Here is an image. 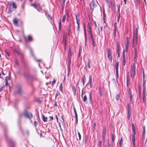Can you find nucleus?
<instances>
[{
	"label": "nucleus",
	"mask_w": 147,
	"mask_h": 147,
	"mask_svg": "<svg viewBox=\"0 0 147 147\" xmlns=\"http://www.w3.org/2000/svg\"><path fill=\"white\" fill-rule=\"evenodd\" d=\"M125 50L124 49L123 51V58H125Z\"/></svg>",
	"instance_id": "nucleus-48"
},
{
	"label": "nucleus",
	"mask_w": 147,
	"mask_h": 147,
	"mask_svg": "<svg viewBox=\"0 0 147 147\" xmlns=\"http://www.w3.org/2000/svg\"><path fill=\"white\" fill-rule=\"evenodd\" d=\"M62 89H63V86H62V83H61L60 84L59 90L61 91V92L62 93L63 92Z\"/></svg>",
	"instance_id": "nucleus-28"
},
{
	"label": "nucleus",
	"mask_w": 147,
	"mask_h": 147,
	"mask_svg": "<svg viewBox=\"0 0 147 147\" xmlns=\"http://www.w3.org/2000/svg\"><path fill=\"white\" fill-rule=\"evenodd\" d=\"M137 36L136 35L135 38V45H137Z\"/></svg>",
	"instance_id": "nucleus-39"
},
{
	"label": "nucleus",
	"mask_w": 147,
	"mask_h": 147,
	"mask_svg": "<svg viewBox=\"0 0 147 147\" xmlns=\"http://www.w3.org/2000/svg\"><path fill=\"white\" fill-rule=\"evenodd\" d=\"M56 82V80H54L52 82V87H53V85L55 84Z\"/></svg>",
	"instance_id": "nucleus-51"
},
{
	"label": "nucleus",
	"mask_w": 147,
	"mask_h": 147,
	"mask_svg": "<svg viewBox=\"0 0 147 147\" xmlns=\"http://www.w3.org/2000/svg\"><path fill=\"white\" fill-rule=\"evenodd\" d=\"M10 79V78L9 76H7L6 77L5 79V81H7L8 80H9Z\"/></svg>",
	"instance_id": "nucleus-53"
},
{
	"label": "nucleus",
	"mask_w": 147,
	"mask_h": 147,
	"mask_svg": "<svg viewBox=\"0 0 147 147\" xmlns=\"http://www.w3.org/2000/svg\"><path fill=\"white\" fill-rule=\"evenodd\" d=\"M14 142L12 140H10L9 142V147H13Z\"/></svg>",
	"instance_id": "nucleus-12"
},
{
	"label": "nucleus",
	"mask_w": 147,
	"mask_h": 147,
	"mask_svg": "<svg viewBox=\"0 0 147 147\" xmlns=\"http://www.w3.org/2000/svg\"><path fill=\"white\" fill-rule=\"evenodd\" d=\"M34 124L35 126H36L37 125V124H38V123L36 121H35L34 122Z\"/></svg>",
	"instance_id": "nucleus-56"
},
{
	"label": "nucleus",
	"mask_w": 147,
	"mask_h": 147,
	"mask_svg": "<svg viewBox=\"0 0 147 147\" xmlns=\"http://www.w3.org/2000/svg\"><path fill=\"white\" fill-rule=\"evenodd\" d=\"M61 20H60V22L59 23V30H60L61 29Z\"/></svg>",
	"instance_id": "nucleus-34"
},
{
	"label": "nucleus",
	"mask_w": 147,
	"mask_h": 147,
	"mask_svg": "<svg viewBox=\"0 0 147 147\" xmlns=\"http://www.w3.org/2000/svg\"><path fill=\"white\" fill-rule=\"evenodd\" d=\"M24 115L25 117H28L30 120H31V118H32L33 117L31 113H28L26 111L24 112Z\"/></svg>",
	"instance_id": "nucleus-6"
},
{
	"label": "nucleus",
	"mask_w": 147,
	"mask_h": 147,
	"mask_svg": "<svg viewBox=\"0 0 147 147\" xmlns=\"http://www.w3.org/2000/svg\"><path fill=\"white\" fill-rule=\"evenodd\" d=\"M24 76L27 79L31 80L32 78V76L29 74L27 73H24Z\"/></svg>",
	"instance_id": "nucleus-7"
},
{
	"label": "nucleus",
	"mask_w": 147,
	"mask_h": 147,
	"mask_svg": "<svg viewBox=\"0 0 147 147\" xmlns=\"http://www.w3.org/2000/svg\"><path fill=\"white\" fill-rule=\"evenodd\" d=\"M90 37L91 40L92 41H94V38L92 36V33L91 34V35H90Z\"/></svg>",
	"instance_id": "nucleus-45"
},
{
	"label": "nucleus",
	"mask_w": 147,
	"mask_h": 147,
	"mask_svg": "<svg viewBox=\"0 0 147 147\" xmlns=\"http://www.w3.org/2000/svg\"><path fill=\"white\" fill-rule=\"evenodd\" d=\"M12 6L14 8H16L17 7L16 5L14 3H13L12 4Z\"/></svg>",
	"instance_id": "nucleus-43"
},
{
	"label": "nucleus",
	"mask_w": 147,
	"mask_h": 147,
	"mask_svg": "<svg viewBox=\"0 0 147 147\" xmlns=\"http://www.w3.org/2000/svg\"><path fill=\"white\" fill-rule=\"evenodd\" d=\"M35 9L39 12L42 9L41 7L38 4H37V5Z\"/></svg>",
	"instance_id": "nucleus-10"
},
{
	"label": "nucleus",
	"mask_w": 147,
	"mask_h": 147,
	"mask_svg": "<svg viewBox=\"0 0 147 147\" xmlns=\"http://www.w3.org/2000/svg\"><path fill=\"white\" fill-rule=\"evenodd\" d=\"M72 89L74 92V96L76 95V90L75 87H72Z\"/></svg>",
	"instance_id": "nucleus-24"
},
{
	"label": "nucleus",
	"mask_w": 147,
	"mask_h": 147,
	"mask_svg": "<svg viewBox=\"0 0 147 147\" xmlns=\"http://www.w3.org/2000/svg\"><path fill=\"white\" fill-rule=\"evenodd\" d=\"M13 22L14 24L16 26H17L18 25V20L16 18L14 19L13 20Z\"/></svg>",
	"instance_id": "nucleus-16"
},
{
	"label": "nucleus",
	"mask_w": 147,
	"mask_h": 147,
	"mask_svg": "<svg viewBox=\"0 0 147 147\" xmlns=\"http://www.w3.org/2000/svg\"><path fill=\"white\" fill-rule=\"evenodd\" d=\"M123 142V138H121L120 140V142H119V144L120 146L121 147L122 145V143Z\"/></svg>",
	"instance_id": "nucleus-38"
},
{
	"label": "nucleus",
	"mask_w": 147,
	"mask_h": 147,
	"mask_svg": "<svg viewBox=\"0 0 147 147\" xmlns=\"http://www.w3.org/2000/svg\"><path fill=\"white\" fill-rule=\"evenodd\" d=\"M77 23L78 24V26L77 30H78V31H79L80 28V22Z\"/></svg>",
	"instance_id": "nucleus-50"
},
{
	"label": "nucleus",
	"mask_w": 147,
	"mask_h": 147,
	"mask_svg": "<svg viewBox=\"0 0 147 147\" xmlns=\"http://www.w3.org/2000/svg\"><path fill=\"white\" fill-rule=\"evenodd\" d=\"M118 66H119V62H117L116 63V75L117 76L116 79L118 78Z\"/></svg>",
	"instance_id": "nucleus-9"
},
{
	"label": "nucleus",
	"mask_w": 147,
	"mask_h": 147,
	"mask_svg": "<svg viewBox=\"0 0 147 147\" xmlns=\"http://www.w3.org/2000/svg\"><path fill=\"white\" fill-rule=\"evenodd\" d=\"M84 35L85 38V40H86V30L85 29V26H84Z\"/></svg>",
	"instance_id": "nucleus-40"
},
{
	"label": "nucleus",
	"mask_w": 147,
	"mask_h": 147,
	"mask_svg": "<svg viewBox=\"0 0 147 147\" xmlns=\"http://www.w3.org/2000/svg\"><path fill=\"white\" fill-rule=\"evenodd\" d=\"M112 142H113L115 138V136L114 134H112Z\"/></svg>",
	"instance_id": "nucleus-26"
},
{
	"label": "nucleus",
	"mask_w": 147,
	"mask_h": 147,
	"mask_svg": "<svg viewBox=\"0 0 147 147\" xmlns=\"http://www.w3.org/2000/svg\"><path fill=\"white\" fill-rule=\"evenodd\" d=\"M88 30H90V29H91V26H90L89 24H88Z\"/></svg>",
	"instance_id": "nucleus-62"
},
{
	"label": "nucleus",
	"mask_w": 147,
	"mask_h": 147,
	"mask_svg": "<svg viewBox=\"0 0 147 147\" xmlns=\"http://www.w3.org/2000/svg\"><path fill=\"white\" fill-rule=\"evenodd\" d=\"M128 113L127 115V118L129 120L130 119L131 113L130 111L131 107L129 106V104H128Z\"/></svg>",
	"instance_id": "nucleus-8"
},
{
	"label": "nucleus",
	"mask_w": 147,
	"mask_h": 147,
	"mask_svg": "<svg viewBox=\"0 0 147 147\" xmlns=\"http://www.w3.org/2000/svg\"><path fill=\"white\" fill-rule=\"evenodd\" d=\"M38 78L36 76H32V78L31 80L34 81L35 80H37Z\"/></svg>",
	"instance_id": "nucleus-27"
},
{
	"label": "nucleus",
	"mask_w": 147,
	"mask_h": 147,
	"mask_svg": "<svg viewBox=\"0 0 147 147\" xmlns=\"http://www.w3.org/2000/svg\"><path fill=\"white\" fill-rule=\"evenodd\" d=\"M68 67L69 68H70L71 63V60L70 58H68Z\"/></svg>",
	"instance_id": "nucleus-32"
},
{
	"label": "nucleus",
	"mask_w": 147,
	"mask_h": 147,
	"mask_svg": "<svg viewBox=\"0 0 147 147\" xmlns=\"http://www.w3.org/2000/svg\"><path fill=\"white\" fill-rule=\"evenodd\" d=\"M112 82H115V78L112 79Z\"/></svg>",
	"instance_id": "nucleus-64"
},
{
	"label": "nucleus",
	"mask_w": 147,
	"mask_h": 147,
	"mask_svg": "<svg viewBox=\"0 0 147 147\" xmlns=\"http://www.w3.org/2000/svg\"><path fill=\"white\" fill-rule=\"evenodd\" d=\"M129 41L127 39V40L126 44V46H125V48H128L129 45Z\"/></svg>",
	"instance_id": "nucleus-33"
},
{
	"label": "nucleus",
	"mask_w": 147,
	"mask_h": 147,
	"mask_svg": "<svg viewBox=\"0 0 147 147\" xmlns=\"http://www.w3.org/2000/svg\"><path fill=\"white\" fill-rule=\"evenodd\" d=\"M107 146H109L110 147V146H111L110 144L109 143V141H108L107 142Z\"/></svg>",
	"instance_id": "nucleus-63"
},
{
	"label": "nucleus",
	"mask_w": 147,
	"mask_h": 147,
	"mask_svg": "<svg viewBox=\"0 0 147 147\" xmlns=\"http://www.w3.org/2000/svg\"><path fill=\"white\" fill-rule=\"evenodd\" d=\"M70 27H69L68 28V35L69 36V35H70Z\"/></svg>",
	"instance_id": "nucleus-52"
},
{
	"label": "nucleus",
	"mask_w": 147,
	"mask_h": 147,
	"mask_svg": "<svg viewBox=\"0 0 147 147\" xmlns=\"http://www.w3.org/2000/svg\"><path fill=\"white\" fill-rule=\"evenodd\" d=\"M22 88L20 87H18L17 89V93L19 94H20L22 93Z\"/></svg>",
	"instance_id": "nucleus-15"
},
{
	"label": "nucleus",
	"mask_w": 147,
	"mask_h": 147,
	"mask_svg": "<svg viewBox=\"0 0 147 147\" xmlns=\"http://www.w3.org/2000/svg\"><path fill=\"white\" fill-rule=\"evenodd\" d=\"M101 144H102V142L101 141H99V147H101Z\"/></svg>",
	"instance_id": "nucleus-58"
},
{
	"label": "nucleus",
	"mask_w": 147,
	"mask_h": 147,
	"mask_svg": "<svg viewBox=\"0 0 147 147\" xmlns=\"http://www.w3.org/2000/svg\"><path fill=\"white\" fill-rule=\"evenodd\" d=\"M86 80V78L85 77V75H84L83 77L82 78V81L83 83V85H84V83L85 81Z\"/></svg>",
	"instance_id": "nucleus-19"
},
{
	"label": "nucleus",
	"mask_w": 147,
	"mask_h": 147,
	"mask_svg": "<svg viewBox=\"0 0 147 147\" xmlns=\"http://www.w3.org/2000/svg\"><path fill=\"white\" fill-rule=\"evenodd\" d=\"M5 53H6L8 56H10L9 53L8 51H7V50H6L5 51Z\"/></svg>",
	"instance_id": "nucleus-59"
},
{
	"label": "nucleus",
	"mask_w": 147,
	"mask_h": 147,
	"mask_svg": "<svg viewBox=\"0 0 147 147\" xmlns=\"http://www.w3.org/2000/svg\"><path fill=\"white\" fill-rule=\"evenodd\" d=\"M90 6L91 9L93 11L94 8L96 7L95 2L94 0H92L90 3Z\"/></svg>",
	"instance_id": "nucleus-4"
},
{
	"label": "nucleus",
	"mask_w": 147,
	"mask_h": 147,
	"mask_svg": "<svg viewBox=\"0 0 147 147\" xmlns=\"http://www.w3.org/2000/svg\"><path fill=\"white\" fill-rule=\"evenodd\" d=\"M132 129L133 134L132 135V143L135 142V135L136 134V131L134 124H132Z\"/></svg>",
	"instance_id": "nucleus-1"
},
{
	"label": "nucleus",
	"mask_w": 147,
	"mask_h": 147,
	"mask_svg": "<svg viewBox=\"0 0 147 147\" xmlns=\"http://www.w3.org/2000/svg\"><path fill=\"white\" fill-rule=\"evenodd\" d=\"M107 57L111 61H112V53L111 50L110 49H107Z\"/></svg>",
	"instance_id": "nucleus-2"
},
{
	"label": "nucleus",
	"mask_w": 147,
	"mask_h": 147,
	"mask_svg": "<svg viewBox=\"0 0 147 147\" xmlns=\"http://www.w3.org/2000/svg\"><path fill=\"white\" fill-rule=\"evenodd\" d=\"M83 95V91H82V98ZM82 98L84 102H85L87 100V97L86 95H85L84 97Z\"/></svg>",
	"instance_id": "nucleus-17"
},
{
	"label": "nucleus",
	"mask_w": 147,
	"mask_h": 147,
	"mask_svg": "<svg viewBox=\"0 0 147 147\" xmlns=\"http://www.w3.org/2000/svg\"><path fill=\"white\" fill-rule=\"evenodd\" d=\"M69 13H67V21L68 22H69Z\"/></svg>",
	"instance_id": "nucleus-54"
},
{
	"label": "nucleus",
	"mask_w": 147,
	"mask_h": 147,
	"mask_svg": "<svg viewBox=\"0 0 147 147\" xmlns=\"http://www.w3.org/2000/svg\"><path fill=\"white\" fill-rule=\"evenodd\" d=\"M143 136L145 134V127H144L143 128Z\"/></svg>",
	"instance_id": "nucleus-61"
},
{
	"label": "nucleus",
	"mask_w": 147,
	"mask_h": 147,
	"mask_svg": "<svg viewBox=\"0 0 147 147\" xmlns=\"http://www.w3.org/2000/svg\"><path fill=\"white\" fill-rule=\"evenodd\" d=\"M88 67L89 69H90V60L88 59Z\"/></svg>",
	"instance_id": "nucleus-57"
},
{
	"label": "nucleus",
	"mask_w": 147,
	"mask_h": 147,
	"mask_svg": "<svg viewBox=\"0 0 147 147\" xmlns=\"http://www.w3.org/2000/svg\"><path fill=\"white\" fill-rule=\"evenodd\" d=\"M14 52L16 53L18 55H21L22 57H23V55L22 54L20 53V52L16 49H14Z\"/></svg>",
	"instance_id": "nucleus-13"
},
{
	"label": "nucleus",
	"mask_w": 147,
	"mask_h": 147,
	"mask_svg": "<svg viewBox=\"0 0 147 147\" xmlns=\"http://www.w3.org/2000/svg\"><path fill=\"white\" fill-rule=\"evenodd\" d=\"M78 137H79V140H80L81 139V134H80V133L79 132H78Z\"/></svg>",
	"instance_id": "nucleus-46"
},
{
	"label": "nucleus",
	"mask_w": 147,
	"mask_h": 147,
	"mask_svg": "<svg viewBox=\"0 0 147 147\" xmlns=\"http://www.w3.org/2000/svg\"><path fill=\"white\" fill-rule=\"evenodd\" d=\"M89 82L90 84V87L91 88L92 87V77L91 75L89 76Z\"/></svg>",
	"instance_id": "nucleus-14"
},
{
	"label": "nucleus",
	"mask_w": 147,
	"mask_h": 147,
	"mask_svg": "<svg viewBox=\"0 0 147 147\" xmlns=\"http://www.w3.org/2000/svg\"><path fill=\"white\" fill-rule=\"evenodd\" d=\"M137 49H136V48H135L134 58V59L136 58V57H137Z\"/></svg>",
	"instance_id": "nucleus-29"
},
{
	"label": "nucleus",
	"mask_w": 147,
	"mask_h": 147,
	"mask_svg": "<svg viewBox=\"0 0 147 147\" xmlns=\"http://www.w3.org/2000/svg\"><path fill=\"white\" fill-rule=\"evenodd\" d=\"M24 115L25 117H28L30 120H31V118H32L33 117L31 113H28L26 111L24 112Z\"/></svg>",
	"instance_id": "nucleus-5"
},
{
	"label": "nucleus",
	"mask_w": 147,
	"mask_h": 147,
	"mask_svg": "<svg viewBox=\"0 0 147 147\" xmlns=\"http://www.w3.org/2000/svg\"><path fill=\"white\" fill-rule=\"evenodd\" d=\"M71 56V48L69 47V53L68 55V58H70Z\"/></svg>",
	"instance_id": "nucleus-20"
},
{
	"label": "nucleus",
	"mask_w": 147,
	"mask_h": 147,
	"mask_svg": "<svg viewBox=\"0 0 147 147\" xmlns=\"http://www.w3.org/2000/svg\"><path fill=\"white\" fill-rule=\"evenodd\" d=\"M114 36H115L116 35V23L114 24Z\"/></svg>",
	"instance_id": "nucleus-18"
},
{
	"label": "nucleus",
	"mask_w": 147,
	"mask_h": 147,
	"mask_svg": "<svg viewBox=\"0 0 147 147\" xmlns=\"http://www.w3.org/2000/svg\"><path fill=\"white\" fill-rule=\"evenodd\" d=\"M99 91L100 95L101 96H102L103 95V94L102 92L100 87L99 88Z\"/></svg>",
	"instance_id": "nucleus-31"
},
{
	"label": "nucleus",
	"mask_w": 147,
	"mask_h": 147,
	"mask_svg": "<svg viewBox=\"0 0 147 147\" xmlns=\"http://www.w3.org/2000/svg\"><path fill=\"white\" fill-rule=\"evenodd\" d=\"M129 96H130V100H131L132 96V95H131V90L130 89H129Z\"/></svg>",
	"instance_id": "nucleus-23"
},
{
	"label": "nucleus",
	"mask_w": 147,
	"mask_h": 147,
	"mask_svg": "<svg viewBox=\"0 0 147 147\" xmlns=\"http://www.w3.org/2000/svg\"><path fill=\"white\" fill-rule=\"evenodd\" d=\"M30 5L33 7L34 8H36V6L37 5V4H36V3L33 4V3H32Z\"/></svg>",
	"instance_id": "nucleus-42"
},
{
	"label": "nucleus",
	"mask_w": 147,
	"mask_h": 147,
	"mask_svg": "<svg viewBox=\"0 0 147 147\" xmlns=\"http://www.w3.org/2000/svg\"><path fill=\"white\" fill-rule=\"evenodd\" d=\"M42 120L44 122H46L47 121V118L45 117L43 115H42Z\"/></svg>",
	"instance_id": "nucleus-21"
},
{
	"label": "nucleus",
	"mask_w": 147,
	"mask_h": 147,
	"mask_svg": "<svg viewBox=\"0 0 147 147\" xmlns=\"http://www.w3.org/2000/svg\"><path fill=\"white\" fill-rule=\"evenodd\" d=\"M117 53L118 57H120V51L119 49L117 50Z\"/></svg>",
	"instance_id": "nucleus-47"
},
{
	"label": "nucleus",
	"mask_w": 147,
	"mask_h": 147,
	"mask_svg": "<svg viewBox=\"0 0 147 147\" xmlns=\"http://www.w3.org/2000/svg\"><path fill=\"white\" fill-rule=\"evenodd\" d=\"M45 14L46 15H47V17L48 19H49L51 20L52 19V17L49 14H47L46 13H45Z\"/></svg>",
	"instance_id": "nucleus-25"
},
{
	"label": "nucleus",
	"mask_w": 147,
	"mask_h": 147,
	"mask_svg": "<svg viewBox=\"0 0 147 147\" xmlns=\"http://www.w3.org/2000/svg\"><path fill=\"white\" fill-rule=\"evenodd\" d=\"M132 43H133V44H132V47H134V45H135V36H134V35L133 39L132 40Z\"/></svg>",
	"instance_id": "nucleus-30"
},
{
	"label": "nucleus",
	"mask_w": 147,
	"mask_h": 147,
	"mask_svg": "<svg viewBox=\"0 0 147 147\" xmlns=\"http://www.w3.org/2000/svg\"><path fill=\"white\" fill-rule=\"evenodd\" d=\"M29 50H30V54H31V55L32 56H33V51L32 50V49L30 47L29 48Z\"/></svg>",
	"instance_id": "nucleus-41"
},
{
	"label": "nucleus",
	"mask_w": 147,
	"mask_h": 147,
	"mask_svg": "<svg viewBox=\"0 0 147 147\" xmlns=\"http://www.w3.org/2000/svg\"><path fill=\"white\" fill-rule=\"evenodd\" d=\"M28 40L29 41H31L32 40V38L31 36L29 35L28 36Z\"/></svg>",
	"instance_id": "nucleus-44"
},
{
	"label": "nucleus",
	"mask_w": 147,
	"mask_h": 147,
	"mask_svg": "<svg viewBox=\"0 0 147 147\" xmlns=\"http://www.w3.org/2000/svg\"><path fill=\"white\" fill-rule=\"evenodd\" d=\"M76 22H77V23L80 22V19H79L78 18V15H77V14H76Z\"/></svg>",
	"instance_id": "nucleus-37"
},
{
	"label": "nucleus",
	"mask_w": 147,
	"mask_h": 147,
	"mask_svg": "<svg viewBox=\"0 0 147 147\" xmlns=\"http://www.w3.org/2000/svg\"><path fill=\"white\" fill-rule=\"evenodd\" d=\"M106 133V129H103L102 137V139L104 140V141L105 140V139Z\"/></svg>",
	"instance_id": "nucleus-11"
},
{
	"label": "nucleus",
	"mask_w": 147,
	"mask_h": 147,
	"mask_svg": "<svg viewBox=\"0 0 147 147\" xmlns=\"http://www.w3.org/2000/svg\"><path fill=\"white\" fill-rule=\"evenodd\" d=\"M66 18V16L65 15L63 17L62 19V22H65Z\"/></svg>",
	"instance_id": "nucleus-36"
},
{
	"label": "nucleus",
	"mask_w": 147,
	"mask_h": 147,
	"mask_svg": "<svg viewBox=\"0 0 147 147\" xmlns=\"http://www.w3.org/2000/svg\"><path fill=\"white\" fill-rule=\"evenodd\" d=\"M123 65H124L125 64V58H123Z\"/></svg>",
	"instance_id": "nucleus-49"
},
{
	"label": "nucleus",
	"mask_w": 147,
	"mask_h": 147,
	"mask_svg": "<svg viewBox=\"0 0 147 147\" xmlns=\"http://www.w3.org/2000/svg\"><path fill=\"white\" fill-rule=\"evenodd\" d=\"M88 137L87 135H85V136L84 143L86 144H87V141L88 140Z\"/></svg>",
	"instance_id": "nucleus-22"
},
{
	"label": "nucleus",
	"mask_w": 147,
	"mask_h": 147,
	"mask_svg": "<svg viewBox=\"0 0 147 147\" xmlns=\"http://www.w3.org/2000/svg\"><path fill=\"white\" fill-rule=\"evenodd\" d=\"M92 45L93 47H94L95 46L94 41H92Z\"/></svg>",
	"instance_id": "nucleus-60"
},
{
	"label": "nucleus",
	"mask_w": 147,
	"mask_h": 147,
	"mask_svg": "<svg viewBox=\"0 0 147 147\" xmlns=\"http://www.w3.org/2000/svg\"><path fill=\"white\" fill-rule=\"evenodd\" d=\"M75 118L76 120L77 123H78V115L77 112H76L75 113Z\"/></svg>",
	"instance_id": "nucleus-35"
},
{
	"label": "nucleus",
	"mask_w": 147,
	"mask_h": 147,
	"mask_svg": "<svg viewBox=\"0 0 147 147\" xmlns=\"http://www.w3.org/2000/svg\"><path fill=\"white\" fill-rule=\"evenodd\" d=\"M119 98V95H117L116 96V99L117 100H118Z\"/></svg>",
	"instance_id": "nucleus-55"
},
{
	"label": "nucleus",
	"mask_w": 147,
	"mask_h": 147,
	"mask_svg": "<svg viewBox=\"0 0 147 147\" xmlns=\"http://www.w3.org/2000/svg\"><path fill=\"white\" fill-rule=\"evenodd\" d=\"M136 65L135 63L133 64V66H132L131 69V77H134L136 74Z\"/></svg>",
	"instance_id": "nucleus-3"
}]
</instances>
